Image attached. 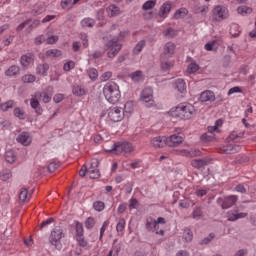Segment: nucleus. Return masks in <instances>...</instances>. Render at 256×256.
<instances>
[{
    "instance_id": "obj_3",
    "label": "nucleus",
    "mask_w": 256,
    "mask_h": 256,
    "mask_svg": "<svg viewBox=\"0 0 256 256\" xmlns=\"http://www.w3.org/2000/svg\"><path fill=\"white\" fill-rule=\"evenodd\" d=\"M125 37H129L128 31L120 32L118 38H113L105 45L106 51H108L107 55L109 59H113V57H115L121 51V44L119 41H123Z\"/></svg>"
},
{
    "instance_id": "obj_13",
    "label": "nucleus",
    "mask_w": 256,
    "mask_h": 256,
    "mask_svg": "<svg viewBox=\"0 0 256 256\" xmlns=\"http://www.w3.org/2000/svg\"><path fill=\"white\" fill-rule=\"evenodd\" d=\"M181 143H183V136L181 135L173 134L166 138V145L168 147H177L181 145Z\"/></svg>"
},
{
    "instance_id": "obj_64",
    "label": "nucleus",
    "mask_w": 256,
    "mask_h": 256,
    "mask_svg": "<svg viewBox=\"0 0 256 256\" xmlns=\"http://www.w3.org/2000/svg\"><path fill=\"white\" fill-rule=\"evenodd\" d=\"M30 105L32 107V109H37V107H39V100H37V98H32L30 100Z\"/></svg>"
},
{
    "instance_id": "obj_28",
    "label": "nucleus",
    "mask_w": 256,
    "mask_h": 256,
    "mask_svg": "<svg viewBox=\"0 0 256 256\" xmlns=\"http://www.w3.org/2000/svg\"><path fill=\"white\" fill-rule=\"evenodd\" d=\"M133 111H135V102L132 100L127 101L124 105V115H131Z\"/></svg>"
},
{
    "instance_id": "obj_62",
    "label": "nucleus",
    "mask_w": 256,
    "mask_h": 256,
    "mask_svg": "<svg viewBox=\"0 0 256 256\" xmlns=\"http://www.w3.org/2000/svg\"><path fill=\"white\" fill-rule=\"evenodd\" d=\"M201 215H203V212L201 211V208H196L193 211V219H201Z\"/></svg>"
},
{
    "instance_id": "obj_44",
    "label": "nucleus",
    "mask_w": 256,
    "mask_h": 256,
    "mask_svg": "<svg viewBox=\"0 0 256 256\" xmlns=\"http://www.w3.org/2000/svg\"><path fill=\"white\" fill-rule=\"evenodd\" d=\"M21 80L23 83H35V81L37 80V77H35V75L33 74H26L22 77Z\"/></svg>"
},
{
    "instance_id": "obj_31",
    "label": "nucleus",
    "mask_w": 256,
    "mask_h": 256,
    "mask_svg": "<svg viewBox=\"0 0 256 256\" xmlns=\"http://www.w3.org/2000/svg\"><path fill=\"white\" fill-rule=\"evenodd\" d=\"M76 241L79 247H82L83 249H90L91 247L89 246V242L85 239V236H76Z\"/></svg>"
},
{
    "instance_id": "obj_51",
    "label": "nucleus",
    "mask_w": 256,
    "mask_h": 256,
    "mask_svg": "<svg viewBox=\"0 0 256 256\" xmlns=\"http://www.w3.org/2000/svg\"><path fill=\"white\" fill-rule=\"evenodd\" d=\"M204 49L206 51H213V49H217V40H213L205 44Z\"/></svg>"
},
{
    "instance_id": "obj_59",
    "label": "nucleus",
    "mask_w": 256,
    "mask_h": 256,
    "mask_svg": "<svg viewBox=\"0 0 256 256\" xmlns=\"http://www.w3.org/2000/svg\"><path fill=\"white\" fill-rule=\"evenodd\" d=\"M107 227H109V220L104 221L102 227L100 228V239H103V235H105Z\"/></svg>"
},
{
    "instance_id": "obj_33",
    "label": "nucleus",
    "mask_w": 256,
    "mask_h": 256,
    "mask_svg": "<svg viewBox=\"0 0 256 256\" xmlns=\"http://www.w3.org/2000/svg\"><path fill=\"white\" fill-rule=\"evenodd\" d=\"M188 13L189 11L186 8H180L174 13V19H183L184 17H187Z\"/></svg>"
},
{
    "instance_id": "obj_15",
    "label": "nucleus",
    "mask_w": 256,
    "mask_h": 256,
    "mask_svg": "<svg viewBox=\"0 0 256 256\" xmlns=\"http://www.w3.org/2000/svg\"><path fill=\"white\" fill-rule=\"evenodd\" d=\"M199 101L201 103H213L215 101V92L211 90H205L200 94Z\"/></svg>"
},
{
    "instance_id": "obj_37",
    "label": "nucleus",
    "mask_w": 256,
    "mask_h": 256,
    "mask_svg": "<svg viewBox=\"0 0 256 256\" xmlns=\"http://www.w3.org/2000/svg\"><path fill=\"white\" fill-rule=\"evenodd\" d=\"M81 27L87 28V27H94L95 26V20L93 18H84L81 22Z\"/></svg>"
},
{
    "instance_id": "obj_45",
    "label": "nucleus",
    "mask_w": 256,
    "mask_h": 256,
    "mask_svg": "<svg viewBox=\"0 0 256 256\" xmlns=\"http://www.w3.org/2000/svg\"><path fill=\"white\" fill-rule=\"evenodd\" d=\"M239 15H249L253 13V9L247 7V6H240L237 9Z\"/></svg>"
},
{
    "instance_id": "obj_18",
    "label": "nucleus",
    "mask_w": 256,
    "mask_h": 256,
    "mask_svg": "<svg viewBox=\"0 0 256 256\" xmlns=\"http://www.w3.org/2000/svg\"><path fill=\"white\" fill-rule=\"evenodd\" d=\"M35 61V56L33 54H25L21 57L20 63L24 69H27L29 65H33V62Z\"/></svg>"
},
{
    "instance_id": "obj_54",
    "label": "nucleus",
    "mask_w": 256,
    "mask_h": 256,
    "mask_svg": "<svg viewBox=\"0 0 256 256\" xmlns=\"http://www.w3.org/2000/svg\"><path fill=\"white\" fill-rule=\"evenodd\" d=\"M75 229H76V237L83 236L84 230H83V224L82 223L76 222Z\"/></svg>"
},
{
    "instance_id": "obj_20",
    "label": "nucleus",
    "mask_w": 256,
    "mask_h": 256,
    "mask_svg": "<svg viewBox=\"0 0 256 256\" xmlns=\"http://www.w3.org/2000/svg\"><path fill=\"white\" fill-rule=\"evenodd\" d=\"M18 143H21V145H24V147H27L28 145H31V136L27 132L21 133L17 137Z\"/></svg>"
},
{
    "instance_id": "obj_27",
    "label": "nucleus",
    "mask_w": 256,
    "mask_h": 256,
    "mask_svg": "<svg viewBox=\"0 0 256 256\" xmlns=\"http://www.w3.org/2000/svg\"><path fill=\"white\" fill-rule=\"evenodd\" d=\"M146 229L147 231H150V232H153V230H157V220L153 219V217H147Z\"/></svg>"
},
{
    "instance_id": "obj_19",
    "label": "nucleus",
    "mask_w": 256,
    "mask_h": 256,
    "mask_svg": "<svg viewBox=\"0 0 256 256\" xmlns=\"http://www.w3.org/2000/svg\"><path fill=\"white\" fill-rule=\"evenodd\" d=\"M171 57H163L161 56L160 61H161V68L163 71H169L173 65H175V61L170 60Z\"/></svg>"
},
{
    "instance_id": "obj_38",
    "label": "nucleus",
    "mask_w": 256,
    "mask_h": 256,
    "mask_svg": "<svg viewBox=\"0 0 256 256\" xmlns=\"http://www.w3.org/2000/svg\"><path fill=\"white\" fill-rule=\"evenodd\" d=\"M145 45H146L145 40H141L140 42H138L133 49V54L139 55V53H141V51H143V48L145 47Z\"/></svg>"
},
{
    "instance_id": "obj_36",
    "label": "nucleus",
    "mask_w": 256,
    "mask_h": 256,
    "mask_svg": "<svg viewBox=\"0 0 256 256\" xmlns=\"http://www.w3.org/2000/svg\"><path fill=\"white\" fill-rule=\"evenodd\" d=\"M13 107H15V101L13 100H9L7 102L0 104V109L4 112L9 111V109H13Z\"/></svg>"
},
{
    "instance_id": "obj_30",
    "label": "nucleus",
    "mask_w": 256,
    "mask_h": 256,
    "mask_svg": "<svg viewBox=\"0 0 256 256\" xmlns=\"http://www.w3.org/2000/svg\"><path fill=\"white\" fill-rule=\"evenodd\" d=\"M107 13L109 17H117V15H120L121 10L119 9V7L115 6V5H110L107 8Z\"/></svg>"
},
{
    "instance_id": "obj_21",
    "label": "nucleus",
    "mask_w": 256,
    "mask_h": 256,
    "mask_svg": "<svg viewBox=\"0 0 256 256\" xmlns=\"http://www.w3.org/2000/svg\"><path fill=\"white\" fill-rule=\"evenodd\" d=\"M34 97L36 99H40L43 103H49V101H51V97H53V93H48L47 91H43L42 93L36 92Z\"/></svg>"
},
{
    "instance_id": "obj_11",
    "label": "nucleus",
    "mask_w": 256,
    "mask_h": 256,
    "mask_svg": "<svg viewBox=\"0 0 256 256\" xmlns=\"http://www.w3.org/2000/svg\"><path fill=\"white\" fill-rule=\"evenodd\" d=\"M237 196L236 195H231L225 198H219L218 203L221 205L222 209H229L237 203Z\"/></svg>"
},
{
    "instance_id": "obj_50",
    "label": "nucleus",
    "mask_w": 256,
    "mask_h": 256,
    "mask_svg": "<svg viewBox=\"0 0 256 256\" xmlns=\"http://www.w3.org/2000/svg\"><path fill=\"white\" fill-rule=\"evenodd\" d=\"M197 71H199V66L197 65V63L192 62L188 65L187 73L193 74V73H197Z\"/></svg>"
},
{
    "instance_id": "obj_7",
    "label": "nucleus",
    "mask_w": 256,
    "mask_h": 256,
    "mask_svg": "<svg viewBox=\"0 0 256 256\" xmlns=\"http://www.w3.org/2000/svg\"><path fill=\"white\" fill-rule=\"evenodd\" d=\"M140 101L145 105V107H154L155 100L153 99V88L147 87L142 90Z\"/></svg>"
},
{
    "instance_id": "obj_22",
    "label": "nucleus",
    "mask_w": 256,
    "mask_h": 256,
    "mask_svg": "<svg viewBox=\"0 0 256 256\" xmlns=\"http://www.w3.org/2000/svg\"><path fill=\"white\" fill-rule=\"evenodd\" d=\"M171 7H172V4L169 1L163 3L159 11L160 17H163V18L167 17L169 13H171Z\"/></svg>"
},
{
    "instance_id": "obj_5",
    "label": "nucleus",
    "mask_w": 256,
    "mask_h": 256,
    "mask_svg": "<svg viewBox=\"0 0 256 256\" xmlns=\"http://www.w3.org/2000/svg\"><path fill=\"white\" fill-rule=\"evenodd\" d=\"M65 237L63 233V229L59 226H56L50 234L49 242L55 249L61 250L63 248V244H61V239Z\"/></svg>"
},
{
    "instance_id": "obj_12",
    "label": "nucleus",
    "mask_w": 256,
    "mask_h": 256,
    "mask_svg": "<svg viewBox=\"0 0 256 256\" xmlns=\"http://www.w3.org/2000/svg\"><path fill=\"white\" fill-rule=\"evenodd\" d=\"M241 151V146L235 143H229L220 147V153H225L226 155H233L234 153H239Z\"/></svg>"
},
{
    "instance_id": "obj_60",
    "label": "nucleus",
    "mask_w": 256,
    "mask_h": 256,
    "mask_svg": "<svg viewBox=\"0 0 256 256\" xmlns=\"http://www.w3.org/2000/svg\"><path fill=\"white\" fill-rule=\"evenodd\" d=\"M234 93H243V90L239 86H235L228 91V95H234Z\"/></svg>"
},
{
    "instance_id": "obj_53",
    "label": "nucleus",
    "mask_w": 256,
    "mask_h": 256,
    "mask_svg": "<svg viewBox=\"0 0 256 256\" xmlns=\"http://www.w3.org/2000/svg\"><path fill=\"white\" fill-rule=\"evenodd\" d=\"M88 77H90V79L92 81H95V79H97V77H99V72H97V69H95V68H90L88 70Z\"/></svg>"
},
{
    "instance_id": "obj_32",
    "label": "nucleus",
    "mask_w": 256,
    "mask_h": 256,
    "mask_svg": "<svg viewBox=\"0 0 256 256\" xmlns=\"http://www.w3.org/2000/svg\"><path fill=\"white\" fill-rule=\"evenodd\" d=\"M30 197L31 196L29 195V191H27V189L22 188L20 190L19 199H20L21 203H27V201H29Z\"/></svg>"
},
{
    "instance_id": "obj_55",
    "label": "nucleus",
    "mask_w": 256,
    "mask_h": 256,
    "mask_svg": "<svg viewBox=\"0 0 256 256\" xmlns=\"http://www.w3.org/2000/svg\"><path fill=\"white\" fill-rule=\"evenodd\" d=\"M85 227L86 229H93V227H95V219L93 217L87 218L85 221Z\"/></svg>"
},
{
    "instance_id": "obj_1",
    "label": "nucleus",
    "mask_w": 256,
    "mask_h": 256,
    "mask_svg": "<svg viewBox=\"0 0 256 256\" xmlns=\"http://www.w3.org/2000/svg\"><path fill=\"white\" fill-rule=\"evenodd\" d=\"M197 110H195V106L189 103H181L178 106L171 108L169 111V115L171 117H176L178 119H193V116L196 115Z\"/></svg>"
},
{
    "instance_id": "obj_46",
    "label": "nucleus",
    "mask_w": 256,
    "mask_h": 256,
    "mask_svg": "<svg viewBox=\"0 0 256 256\" xmlns=\"http://www.w3.org/2000/svg\"><path fill=\"white\" fill-rule=\"evenodd\" d=\"M11 177H13V175L11 174V170H3L0 173L1 181H9V179H11Z\"/></svg>"
},
{
    "instance_id": "obj_63",
    "label": "nucleus",
    "mask_w": 256,
    "mask_h": 256,
    "mask_svg": "<svg viewBox=\"0 0 256 256\" xmlns=\"http://www.w3.org/2000/svg\"><path fill=\"white\" fill-rule=\"evenodd\" d=\"M53 221H55V219H53V217L48 218L47 220H44L41 224H40V229H43V227H47V225H51V223H53Z\"/></svg>"
},
{
    "instance_id": "obj_9",
    "label": "nucleus",
    "mask_w": 256,
    "mask_h": 256,
    "mask_svg": "<svg viewBox=\"0 0 256 256\" xmlns=\"http://www.w3.org/2000/svg\"><path fill=\"white\" fill-rule=\"evenodd\" d=\"M212 17L215 21H224L229 17V10L225 6H215L212 10Z\"/></svg>"
},
{
    "instance_id": "obj_25",
    "label": "nucleus",
    "mask_w": 256,
    "mask_h": 256,
    "mask_svg": "<svg viewBox=\"0 0 256 256\" xmlns=\"http://www.w3.org/2000/svg\"><path fill=\"white\" fill-rule=\"evenodd\" d=\"M47 71H49V64H39L36 67V75H40V77H47Z\"/></svg>"
},
{
    "instance_id": "obj_61",
    "label": "nucleus",
    "mask_w": 256,
    "mask_h": 256,
    "mask_svg": "<svg viewBox=\"0 0 256 256\" xmlns=\"http://www.w3.org/2000/svg\"><path fill=\"white\" fill-rule=\"evenodd\" d=\"M111 77H113V73H112L111 71L104 72V73L101 75L102 81H109V79H111Z\"/></svg>"
},
{
    "instance_id": "obj_57",
    "label": "nucleus",
    "mask_w": 256,
    "mask_h": 256,
    "mask_svg": "<svg viewBox=\"0 0 256 256\" xmlns=\"http://www.w3.org/2000/svg\"><path fill=\"white\" fill-rule=\"evenodd\" d=\"M239 139V134L237 132H232L229 137L227 138L228 143H237V140Z\"/></svg>"
},
{
    "instance_id": "obj_58",
    "label": "nucleus",
    "mask_w": 256,
    "mask_h": 256,
    "mask_svg": "<svg viewBox=\"0 0 256 256\" xmlns=\"http://www.w3.org/2000/svg\"><path fill=\"white\" fill-rule=\"evenodd\" d=\"M64 71H71V69H75V62L74 61H68L63 66Z\"/></svg>"
},
{
    "instance_id": "obj_56",
    "label": "nucleus",
    "mask_w": 256,
    "mask_h": 256,
    "mask_svg": "<svg viewBox=\"0 0 256 256\" xmlns=\"http://www.w3.org/2000/svg\"><path fill=\"white\" fill-rule=\"evenodd\" d=\"M57 41H59V36H57V35L49 36V37L46 39V43H47L48 45H55V43H57Z\"/></svg>"
},
{
    "instance_id": "obj_42",
    "label": "nucleus",
    "mask_w": 256,
    "mask_h": 256,
    "mask_svg": "<svg viewBox=\"0 0 256 256\" xmlns=\"http://www.w3.org/2000/svg\"><path fill=\"white\" fill-rule=\"evenodd\" d=\"M125 218H120L117 225H116V231L117 233H123V231H125Z\"/></svg>"
},
{
    "instance_id": "obj_24",
    "label": "nucleus",
    "mask_w": 256,
    "mask_h": 256,
    "mask_svg": "<svg viewBox=\"0 0 256 256\" xmlns=\"http://www.w3.org/2000/svg\"><path fill=\"white\" fill-rule=\"evenodd\" d=\"M191 165L194 167V169H203V167L209 165L208 159H193L191 161Z\"/></svg>"
},
{
    "instance_id": "obj_35",
    "label": "nucleus",
    "mask_w": 256,
    "mask_h": 256,
    "mask_svg": "<svg viewBox=\"0 0 256 256\" xmlns=\"http://www.w3.org/2000/svg\"><path fill=\"white\" fill-rule=\"evenodd\" d=\"M5 159L7 163H15L17 156H15V152H13V150H8L5 153Z\"/></svg>"
},
{
    "instance_id": "obj_14",
    "label": "nucleus",
    "mask_w": 256,
    "mask_h": 256,
    "mask_svg": "<svg viewBox=\"0 0 256 256\" xmlns=\"http://www.w3.org/2000/svg\"><path fill=\"white\" fill-rule=\"evenodd\" d=\"M150 143L154 149H162L167 145V137L165 136H156L150 140Z\"/></svg>"
},
{
    "instance_id": "obj_48",
    "label": "nucleus",
    "mask_w": 256,
    "mask_h": 256,
    "mask_svg": "<svg viewBox=\"0 0 256 256\" xmlns=\"http://www.w3.org/2000/svg\"><path fill=\"white\" fill-rule=\"evenodd\" d=\"M14 116L17 117L18 119H25V111L21 109L20 107H16L14 109Z\"/></svg>"
},
{
    "instance_id": "obj_8",
    "label": "nucleus",
    "mask_w": 256,
    "mask_h": 256,
    "mask_svg": "<svg viewBox=\"0 0 256 256\" xmlns=\"http://www.w3.org/2000/svg\"><path fill=\"white\" fill-rule=\"evenodd\" d=\"M125 117V112H123V108L121 107H111L108 110V119L113 123H119V121H123Z\"/></svg>"
},
{
    "instance_id": "obj_6",
    "label": "nucleus",
    "mask_w": 256,
    "mask_h": 256,
    "mask_svg": "<svg viewBox=\"0 0 256 256\" xmlns=\"http://www.w3.org/2000/svg\"><path fill=\"white\" fill-rule=\"evenodd\" d=\"M219 127H223V120L221 119L216 120L214 126H208L207 133H204L201 136L202 141H205L206 143L213 141V139H215L214 133L220 132Z\"/></svg>"
},
{
    "instance_id": "obj_23",
    "label": "nucleus",
    "mask_w": 256,
    "mask_h": 256,
    "mask_svg": "<svg viewBox=\"0 0 256 256\" xmlns=\"http://www.w3.org/2000/svg\"><path fill=\"white\" fill-rule=\"evenodd\" d=\"M247 213H238L236 210H231L227 213L228 221H237V219H243Z\"/></svg>"
},
{
    "instance_id": "obj_16",
    "label": "nucleus",
    "mask_w": 256,
    "mask_h": 256,
    "mask_svg": "<svg viewBox=\"0 0 256 256\" xmlns=\"http://www.w3.org/2000/svg\"><path fill=\"white\" fill-rule=\"evenodd\" d=\"M173 87L178 91V93H187V84L185 83V80L181 78L174 81Z\"/></svg>"
},
{
    "instance_id": "obj_2",
    "label": "nucleus",
    "mask_w": 256,
    "mask_h": 256,
    "mask_svg": "<svg viewBox=\"0 0 256 256\" xmlns=\"http://www.w3.org/2000/svg\"><path fill=\"white\" fill-rule=\"evenodd\" d=\"M103 95L108 103H111L112 105L119 103V100L121 99L119 85L115 82L106 83L103 87Z\"/></svg>"
},
{
    "instance_id": "obj_40",
    "label": "nucleus",
    "mask_w": 256,
    "mask_h": 256,
    "mask_svg": "<svg viewBox=\"0 0 256 256\" xmlns=\"http://www.w3.org/2000/svg\"><path fill=\"white\" fill-rule=\"evenodd\" d=\"M155 5H157L156 0H148L143 4L142 9L143 11H149L150 9H153Z\"/></svg>"
},
{
    "instance_id": "obj_26",
    "label": "nucleus",
    "mask_w": 256,
    "mask_h": 256,
    "mask_svg": "<svg viewBox=\"0 0 256 256\" xmlns=\"http://www.w3.org/2000/svg\"><path fill=\"white\" fill-rule=\"evenodd\" d=\"M20 71L21 69L19 68V66L12 65L6 70L5 75L7 77H16V75H19Z\"/></svg>"
},
{
    "instance_id": "obj_17",
    "label": "nucleus",
    "mask_w": 256,
    "mask_h": 256,
    "mask_svg": "<svg viewBox=\"0 0 256 256\" xmlns=\"http://www.w3.org/2000/svg\"><path fill=\"white\" fill-rule=\"evenodd\" d=\"M175 53V44L172 42H168L164 46V51L161 54V57H173V54Z\"/></svg>"
},
{
    "instance_id": "obj_52",
    "label": "nucleus",
    "mask_w": 256,
    "mask_h": 256,
    "mask_svg": "<svg viewBox=\"0 0 256 256\" xmlns=\"http://www.w3.org/2000/svg\"><path fill=\"white\" fill-rule=\"evenodd\" d=\"M95 211L101 212L105 209V203L103 201H96L93 203Z\"/></svg>"
},
{
    "instance_id": "obj_10",
    "label": "nucleus",
    "mask_w": 256,
    "mask_h": 256,
    "mask_svg": "<svg viewBox=\"0 0 256 256\" xmlns=\"http://www.w3.org/2000/svg\"><path fill=\"white\" fill-rule=\"evenodd\" d=\"M87 174L90 179H99V177H101V173L99 172V160L95 158L91 160Z\"/></svg>"
},
{
    "instance_id": "obj_47",
    "label": "nucleus",
    "mask_w": 256,
    "mask_h": 256,
    "mask_svg": "<svg viewBox=\"0 0 256 256\" xmlns=\"http://www.w3.org/2000/svg\"><path fill=\"white\" fill-rule=\"evenodd\" d=\"M59 167H61V164L59 162H57V161L50 162L48 165V171L50 173H55V171H57V169H59Z\"/></svg>"
},
{
    "instance_id": "obj_29",
    "label": "nucleus",
    "mask_w": 256,
    "mask_h": 256,
    "mask_svg": "<svg viewBox=\"0 0 256 256\" xmlns=\"http://www.w3.org/2000/svg\"><path fill=\"white\" fill-rule=\"evenodd\" d=\"M180 155H183L184 157H199L201 155V151L199 150H180Z\"/></svg>"
},
{
    "instance_id": "obj_43",
    "label": "nucleus",
    "mask_w": 256,
    "mask_h": 256,
    "mask_svg": "<svg viewBox=\"0 0 256 256\" xmlns=\"http://www.w3.org/2000/svg\"><path fill=\"white\" fill-rule=\"evenodd\" d=\"M62 52L59 49H50L46 51V57H61Z\"/></svg>"
},
{
    "instance_id": "obj_39",
    "label": "nucleus",
    "mask_w": 256,
    "mask_h": 256,
    "mask_svg": "<svg viewBox=\"0 0 256 256\" xmlns=\"http://www.w3.org/2000/svg\"><path fill=\"white\" fill-rule=\"evenodd\" d=\"M73 5V0H61V8L64 9V11L73 9Z\"/></svg>"
},
{
    "instance_id": "obj_49",
    "label": "nucleus",
    "mask_w": 256,
    "mask_h": 256,
    "mask_svg": "<svg viewBox=\"0 0 256 256\" xmlns=\"http://www.w3.org/2000/svg\"><path fill=\"white\" fill-rule=\"evenodd\" d=\"M183 238L187 243L193 241V232L191 231V229L184 230Z\"/></svg>"
},
{
    "instance_id": "obj_4",
    "label": "nucleus",
    "mask_w": 256,
    "mask_h": 256,
    "mask_svg": "<svg viewBox=\"0 0 256 256\" xmlns=\"http://www.w3.org/2000/svg\"><path fill=\"white\" fill-rule=\"evenodd\" d=\"M135 146L129 142H117L113 144L112 149L108 150L112 155H121V153H133Z\"/></svg>"
},
{
    "instance_id": "obj_34",
    "label": "nucleus",
    "mask_w": 256,
    "mask_h": 256,
    "mask_svg": "<svg viewBox=\"0 0 256 256\" xmlns=\"http://www.w3.org/2000/svg\"><path fill=\"white\" fill-rule=\"evenodd\" d=\"M72 93L73 95H76V97H83V95H85L87 91L81 86H74L72 89Z\"/></svg>"
},
{
    "instance_id": "obj_41",
    "label": "nucleus",
    "mask_w": 256,
    "mask_h": 256,
    "mask_svg": "<svg viewBox=\"0 0 256 256\" xmlns=\"http://www.w3.org/2000/svg\"><path fill=\"white\" fill-rule=\"evenodd\" d=\"M130 77L132 81H134L135 83H139V81L143 79V72L141 70H138L132 73Z\"/></svg>"
}]
</instances>
